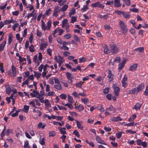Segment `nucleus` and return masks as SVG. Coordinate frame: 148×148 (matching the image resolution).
<instances>
[{"instance_id":"1","label":"nucleus","mask_w":148,"mask_h":148,"mask_svg":"<svg viewBox=\"0 0 148 148\" xmlns=\"http://www.w3.org/2000/svg\"><path fill=\"white\" fill-rule=\"evenodd\" d=\"M115 112V109L112 106H110L109 108L106 109L105 114L106 116H108L110 114L114 113Z\"/></svg>"},{"instance_id":"2","label":"nucleus","mask_w":148,"mask_h":148,"mask_svg":"<svg viewBox=\"0 0 148 148\" xmlns=\"http://www.w3.org/2000/svg\"><path fill=\"white\" fill-rule=\"evenodd\" d=\"M119 24L121 29L123 33H126L128 30V29L126 27V25L122 21H119Z\"/></svg>"},{"instance_id":"3","label":"nucleus","mask_w":148,"mask_h":148,"mask_svg":"<svg viewBox=\"0 0 148 148\" xmlns=\"http://www.w3.org/2000/svg\"><path fill=\"white\" fill-rule=\"evenodd\" d=\"M12 69L9 70L8 72V75L12 77H14L16 75V68L13 65L12 66Z\"/></svg>"},{"instance_id":"4","label":"nucleus","mask_w":148,"mask_h":148,"mask_svg":"<svg viewBox=\"0 0 148 148\" xmlns=\"http://www.w3.org/2000/svg\"><path fill=\"white\" fill-rule=\"evenodd\" d=\"M66 74L68 82L71 85H72V83L74 80V77L69 72H67Z\"/></svg>"},{"instance_id":"5","label":"nucleus","mask_w":148,"mask_h":148,"mask_svg":"<svg viewBox=\"0 0 148 148\" xmlns=\"http://www.w3.org/2000/svg\"><path fill=\"white\" fill-rule=\"evenodd\" d=\"M63 30L60 29L59 27H58L54 31L53 33V36H55V35L57 34V35L60 36L63 34Z\"/></svg>"},{"instance_id":"6","label":"nucleus","mask_w":148,"mask_h":148,"mask_svg":"<svg viewBox=\"0 0 148 148\" xmlns=\"http://www.w3.org/2000/svg\"><path fill=\"white\" fill-rule=\"evenodd\" d=\"M30 95L33 97H36L37 98H39L40 94L39 92L37 90H34L32 92H31Z\"/></svg>"},{"instance_id":"7","label":"nucleus","mask_w":148,"mask_h":148,"mask_svg":"<svg viewBox=\"0 0 148 148\" xmlns=\"http://www.w3.org/2000/svg\"><path fill=\"white\" fill-rule=\"evenodd\" d=\"M91 6L93 7H99L102 9L104 8L105 7L104 5L101 4L100 3L99 1L92 4Z\"/></svg>"},{"instance_id":"8","label":"nucleus","mask_w":148,"mask_h":148,"mask_svg":"<svg viewBox=\"0 0 148 148\" xmlns=\"http://www.w3.org/2000/svg\"><path fill=\"white\" fill-rule=\"evenodd\" d=\"M110 49L111 52L113 53H117L119 51L118 48L115 46L114 45H110Z\"/></svg>"},{"instance_id":"9","label":"nucleus","mask_w":148,"mask_h":148,"mask_svg":"<svg viewBox=\"0 0 148 148\" xmlns=\"http://www.w3.org/2000/svg\"><path fill=\"white\" fill-rule=\"evenodd\" d=\"M52 23V21L51 20H49L47 22L46 24L47 26H46L45 25V28H44V29L43 28L42 30L44 31H45L46 30H49L51 27Z\"/></svg>"},{"instance_id":"10","label":"nucleus","mask_w":148,"mask_h":148,"mask_svg":"<svg viewBox=\"0 0 148 148\" xmlns=\"http://www.w3.org/2000/svg\"><path fill=\"white\" fill-rule=\"evenodd\" d=\"M112 87L114 89V92L115 95L116 96H118L120 91V88L115 84H113Z\"/></svg>"},{"instance_id":"11","label":"nucleus","mask_w":148,"mask_h":148,"mask_svg":"<svg viewBox=\"0 0 148 148\" xmlns=\"http://www.w3.org/2000/svg\"><path fill=\"white\" fill-rule=\"evenodd\" d=\"M48 43L47 41H44L41 43L40 45V49L41 50H43L46 48L47 46Z\"/></svg>"},{"instance_id":"12","label":"nucleus","mask_w":148,"mask_h":148,"mask_svg":"<svg viewBox=\"0 0 148 148\" xmlns=\"http://www.w3.org/2000/svg\"><path fill=\"white\" fill-rule=\"evenodd\" d=\"M96 140L97 142L98 143L104 145H106L105 143V142L103 140H102L99 136H96Z\"/></svg>"},{"instance_id":"13","label":"nucleus","mask_w":148,"mask_h":148,"mask_svg":"<svg viewBox=\"0 0 148 148\" xmlns=\"http://www.w3.org/2000/svg\"><path fill=\"white\" fill-rule=\"evenodd\" d=\"M5 25H8L9 24L13 23H16V21L12 19V17L11 18V19H8L4 20V21Z\"/></svg>"},{"instance_id":"14","label":"nucleus","mask_w":148,"mask_h":148,"mask_svg":"<svg viewBox=\"0 0 148 148\" xmlns=\"http://www.w3.org/2000/svg\"><path fill=\"white\" fill-rule=\"evenodd\" d=\"M113 75L112 74L111 71L109 70L108 72V80L109 82L112 81L113 79Z\"/></svg>"},{"instance_id":"15","label":"nucleus","mask_w":148,"mask_h":148,"mask_svg":"<svg viewBox=\"0 0 148 148\" xmlns=\"http://www.w3.org/2000/svg\"><path fill=\"white\" fill-rule=\"evenodd\" d=\"M144 88V85L142 84L138 85L136 89V91L138 93L140 91L142 90Z\"/></svg>"},{"instance_id":"16","label":"nucleus","mask_w":148,"mask_h":148,"mask_svg":"<svg viewBox=\"0 0 148 148\" xmlns=\"http://www.w3.org/2000/svg\"><path fill=\"white\" fill-rule=\"evenodd\" d=\"M34 77H36L37 79H39L42 75L41 73L36 71H34Z\"/></svg>"},{"instance_id":"17","label":"nucleus","mask_w":148,"mask_h":148,"mask_svg":"<svg viewBox=\"0 0 148 148\" xmlns=\"http://www.w3.org/2000/svg\"><path fill=\"white\" fill-rule=\"evenodd\" d=\"M126 60L124 59L123 60L122 62L119 64V69L121 70L124 66Z\"/></svg>"},{"instance_id":"18","label":"nucleus","mask_w":148,"mask_h":148,"mask_svg":"<svg viewBox=\"0 0 148 148\" xmlns=\"http://www.w3.org/2000/svg\"><path fill=\"white\" fill-rule=\"evenodd\" d=\"M110 120L113 121H121L122 119L119 117L118 116L116 117H112L110 119Z\"/></svg>"},{"instance_id":"19","label":"nucleus","mask_w":148,"mask_h":148,"mask_svg":"<svg viewBox=\"0 0 148 148\" xmlns=\"http://www.w3.org/2000/svg\"><path fill=\"white\" fill-rule=\"evenodd\" d=\"M6 43V40H4L0 45V52L3 51Z\"/></svg>"},{"instance_id":"20","label":"nucleus","mask_w":148,"mask_h":148,"mask_svg":"<svg viewBox=\"0 0 148 148\" xmlns=\"http://www.w3.org/2000/svg\"><path fill=\"white\" fill-rule=\"evenodd\" d=\"M36 14V12L33 10L31 13H29L27 16V19H29L30 17L34 16Z\"/></svg>"},{"instance_id":"21","label":"nucleus","mask_w":148,"mask_h":148,"mask_svg":"<svg viewBox=\"0 0 148 148\" xmlns=\"http://www.w3.org/2000/svg\"><path fill=\"white\" fill-rule=\"evenodd\" d=\"M58 129L62 134H66V132L65 131V130L66 129L65 127L62 128L59 127H58Z\"/></svg>"},{"instance_id":"22","label":"nucleus","mask_w":148,"mask_h":148,"mask_svg":"<svg viewBox=\"0 0 148 148\" xmlns=\"http://www.w3.org/2000/svg\"><path fill=\"white\" fill-rule=\"evenodd\" d=\"M68 8V5L65 4L64 5L62 8L60 9V10L62 12H64L66 11Z\"/></svg>"},{"instance_id":"23","label":"nucleus","mask_w":148,"mask_h":148,"mask_svg":"<svg viewBox=\"0 0 148 148\" xmlns=\"http://www.w3.org/2000/svg\"><path fill=\"white\" fill-rule=\"evenodd\" d=\"M137 64H134L130 66V70L133 71L136 70L137 68Z\"/></svg>"},{"instance_id":"24","label":"nucleus","mask_w":148,"mask_h":148,"mask_svg":"<svg viewBox=\"0 0 148 148\" xmlns=\"http://www.w3.org/2000/svg\"><path fill=\"white\" fill-rule=\"evenodd\" d=\"M120 0H114V5L116 7H119L121 5V4L120 3Z\"/></svg>"},{"instance_id":"25","label":"nucleus","mask_w":148,"mask_h":148,"mask_svg":"<svg viewBox=\"0 0 148 148\" xmlns=\"http://www.w3.org/2000/svg\"><path fill=\"white\" fill-rule=\"evenodd\" d=\"M68 101L69 102L71 103H73L74 102V101L73 100V97L70 95H68Z\"/></svg>"},{"instance_id":"26","label":"nucleus","mask_w":148,"mask_h":148,"mask_svg":"<svg viewBox=\"0 0 148 148\" xmlns=\"http://www.w3.org/2000/svg\"><path fill=\"white\" fill-rule=\"evenodd\" d=\"M44 102L45 105L48 109L49 108L51 107V105L50 104V103L49 102V100L48 99H46Z\"/></svg>"},{"instance_id":"27","label":"nucleus","mask_w":148,"mask_h":148,"mask_svg":"<svg viewBox=\"0 0 148 148\" xmlns=\"http://www.w3.org/2000/svg\"><path fill=\"white\" fill-rule=\"evenodd\" d=\"M111 52L110 49V50L108 46L106 45H104V53L106 54H108L110 53Z\"/></svg>"},{"instance_id":"28","label":"nucleus","mask_w":148,"mask_h":148,"mask_svg":"<svg viewBox=\"0 0 148 148\" xmlns=\"http://www.w3.org/2000/svg\"><path fill=\"white\" fill-rule=\"evenodd\" d=\"M46 125L45 124H43L42 123H40L37 126V127L39 129H44L46 126Z\"/></svg>"},{"instance_id":"29","label":"nucleus","mask_w":148,"mask_h":148,"mask_svg":"<svg viewBox=\"0 0 148 148\" xmlns=\"http://www.w3.org/2000/svg\"><path fill=\"white\" fill-rule=\"evenodd\" d=\"M122 15L123 16L126 18H128L130 16V15L128 12H123Z\"/></svg>"},{"instance_id":"30","label":"nucleus","mask_w":148,"mask_h":148,"mask_svg":"<svg viewBox=\"0 0 148 148\" xmlns=\"http://www.w3.org/2000/svg\"><path fill=\"white\" fill-rule=\"evenodd\" d=\"M29 109V106L25 105L23 106V111L25 113H27Z\"/></svg>"},{"instance_id":"31","label":"nucleus","mask_w":148,"mask_h":148,"mask_svg":"<svg viewBox=\"0 0 148 148\" xmlns=\"http://www.w3.org/2000/svg\"><path fill=\"white\" fill-rule=\"evenodd\" d=\"M42 59V55L41 53L39 52V55L38 56V65L39 64L40 62H41V60Z\"/></svg>"},{"instance_id":"32","label":"nucleus","mask_w":148,"mask_h":148,"mask_svg":"<svg viewBox=\"0 0 148 148\" xmlns=\"http://www.w3.org/2000/svg\"><path fill=\"white\" fill-rule=\"evenodd\" d=\"M68 23V20L67 19L65 18L63 20L62 22V27L64 28L66 26V25Z\"/></svg>"},{"instance_id":"33","label":"nucleus","mask_w":148,"mask_h":148,"mask_svg":"<svg viewBox=\"0 0 148 148\" xmlns=\"http://www.w3.org/2000/svg\"><path fill=\"white\" fill-rule=\"evenodd\" d=\"M81 100L82 101L84 104H86L89 102V99L88 98H84L81 99Z\"/></svg>"},{"instance_id":"34","label":"nucleus","mask_w":148,"mask_h":148,"mask_svg":"<svg viewBox=\"0 0 148 148\" xmlns=\"http://www.w3.org/2000/svg\"><path fill=\"white\" fill-rule=\"evenodd\" d=\"M29 51L31 52H33L35 51L34 47L33 45H31L29 47Z\"/></svg>"},{"instance_id":"35","label":"nucleus","mask_w":148,"mask_h":148,"mask_svg":"<svg viewBox=\"0 0 148 148\" xmlns=\"http://www.w3.org/2000/svg\"><path fill=\"white\" fill-rule=\"evenodd\" d=\"M12 41V36L11 34H10L8 36V43L10 44Z\"/></svg>"},{"instance_id":"36","label":"nucleus","mask_w":148,"mask_h":148,"mask_svg":"<svg viewBox=\"0 0 148 148\" xmlns=\"http://www.w3.org/2000/svg\"><path fill=\"white\" fill-rule=\"evenodd\" d=\"M54 87L56 89L58 90H61L62 89V87L60 84H58L54 85Z\"/></svg>"},{"instance_id":"37","label":"nucleus","mask_w":148,"mask_h":148,"mask_svg":"<svg viewBox=\"0 0 148 148\" xmlns=\"http://www.w3.org/2000/svg\"><path fill=\"white\" fill-rule=\"evenodd\" d=\"M76 123L77 126L78 128L82 129L83 127L82 125H81L80 122L77 121H76Z\"/></svg>"},{"instance_id":"38","label":"nucleus","mask_w":148,"mask_h":148,"mask_svg":"<svg viewBox=\"0 0 148 148\" xmlns=\"http://www.w3.org/2000/svg\"><path fill=\"white\" fill-rule=\"evenodd\" d=\"M51 9H49L47 10L45 12V13L43 15L42 18H44L45 15H47L49 16V14L51 13Z\"/></svg>"},{"instance_id":"39","label":"nucleus","mask_w":148,"mask_h":148,"mask_svg":"<svg viewBox=\"0 0 148 148\" xmlns=\"http://www.w3.org/2000/svg\"><path fill=\"white\" fill-rule=\"evenodd\" d=\"M83 83L84 82H82L80 81L75 84V86L77 88H81L83 84Z\"/></svg>"},{"instance_id":"40","label":"nucleus","mask_w":148,"mask_h":148,"mask_svg":"<svg viewBox=\"0 0 148 148\" xmlns=\"http://www.w3.org/2000/svg\"><path fill=\"white\" fill-rule=\"evenodd\" d=\"M98 110L100 111L101 112H103L104 111V109L102 105H99L97 107Z\"/></svg>"},{"instance_id":"41","label":"nucleus","mask_w":148,"mask_h":148,"mask_svg":"<svg viewBox=\"0 0 148 148\" xmlns=\"http://www.w3.org/2000/svg\"><path fill=\"white\" fill-rule=\"evenodd\" d=\"M75 8H72L71 10H70L69 12V16L71 17L72 15L75 14Z\"/></svg>"},{"instance_id":"42","label":"nucleus","mask_w":148,"mask_h":148,"mask_svg":"<svg viewBox=\"0 0 148 148\" xmlns=\"http://www.w3.org/2000/svg\"><path fill=\"white\" fill-rule=\"evenodd\" d=\"M79 62L81 63L85 62L86 60V59L84 57H82L79 59Z\"/></svg>"},{"instance_id":"43","label":"nucleus","mask_w":148,"mask_h":148,"mask_svg":"<svg viewBox=\"0 0 148 148\" xmlns=\"http://www.w3.org/2000/svg\"><path fill=\"white\" fill-rule=\"evenodd\" d=\"M141 106V104L137 103L135 106L133 108H134L135 110H137L139 109Z\"/></svg>"},{"instance_id":"44","label":"nucleus","mask_w":148,"mask_h":148,"mask_svg":"<svg viewBox=\"0 0 148 148\" xmlns=\"http://www.w3.org/2000/svg\"><path fill=\"white\" fill-rule=\"evenodd\" d=\"M122 133H123V132H121V131L119 132H117L116 134V137H117V138H120L122 136Z\"/></svg>"},{"instance_id":"45","label":"nucleus","mask_w":148,"mask_h":148,"mask_svg":"<svg viewBox=\"0 0 148 148\" xmlns=\"http://www.w3.org/2000/svg\"><path fill=\"white\" fill-rule=\"evenodd\" d=\"M55 92L54 91H50V92H48L46 93V95L47 96H53Z\"/></svg>"},{"instance_id":"46","label":"nucleus","mask_w":148,"mask_h":148,"mask_svg":"<svg viewBox=\"0 0 148 148\" xmlns=\"http://www.w3.org/2000/svg\"><path fill=\"white\" fill-rule=\"evenodd\" d=\"M104 28L106 30H110L112 28L110 25L106 24L104 25Z\"/></svg>"},{"instance_id":"47","label":"nucleus","mask_w":148,"mask_h":148,"mask_svg":"<svg viewBox=\"0 0 148 148\" xmlns=\"http://www.w3.org/2000/svg\"><path fill=\"white\" fill-rule=\"evenodd\" d=\"M60 97L62 99H65L66 97V95L64 94H61L60 96Z\"/></svg>"},{"instance_id":"48","label":"nucleus","mask_w":148,"mask_h":148,"mask_svg":"<svg viewBox=\"0 0 148 148\" xmlns=\"http://www.w3.org/2000/svg\"><path fill=\"white\" fill-rule=\"evenodd\" d=\"M73 38L75 41L77 42H79L80 41V38L79 37L77 36L76 34L74 35Z\"/></svg>"},{"instance_id":"49","label":"nucleus","mask_w":148,"mask_h":148,"mask_svg":"<svg viewBox=\"0 0 148 148\" xmlns=\"http://www.w3.org/2000/svg\"><path fill=\"white\" fill-rule=\"evenodd\" d=\"M45 139L43 138L41 139H40L39 140L40 143L42 145H43L45 144Z\"/></svg>"},{"instance_id":"50","label":"nucleus","mask_w":148,"mask_h":148,"mask_svg":"<svg viewBox=\"0 0 148 148\" xmlns=\"http://www.w3.org/2000/svg\"><path fill=\"white\" fill-rule=\"evenodd\" d=\"M24 147V148H30V147L29 146V143L28 141H26L25 142Z\"/></svg>"},{"instance_id":"51","label":"nucleus","mask_w":148,"mask_h":148,"mask_svg":"<svg viewBox=\"0 0 148 148\" xmlns=\"http://www.w3.org/2000/svg\"><path fill=\"white\" fill-rule=\"evenodd\" d=\"M63 62V58L60 56H58V63H62Z\"/></svg>"},{"instance_id":"52","label":"nucleus","mask_w":148,"mask_h":148,"mask_svg":"<svg viewBox=\"0 0 148 148\" xmlns=\"http://www.w3.org/2000/svg\"><path fill=\"white\" fill-rule=\"evenodd\" d=\"M124 3L127 6H129L130 5V0H123Z\"/></svg>"},{"instance_id":"53","label":"nucleus","mask_w":148,"mask_h":148,"mask_svg":"<svg viewBox=\"0 0 148 148\" xmlns=\"http://www.w3.org/2000/svg\"><path fill=\"white\" fill-rule=\"evenodd\" d=\"M47 53L49 56H51L52 55V50L50 48H48L46 51Z\"/></svg>"},{"instance_id":"54","label":"nucleus","mask_w":148,"mask_h":148,"mask_svg":"<svg viewBox=\"0 0 148 148\" xmlns=\"http://www.w3.org/2000/svg\"><path fill=\"white\" fill-rule=\"evenodd\" d=\"M69 113L73 116H78V114L76 112H69Z\"/></svg>"},{"instance_id":"55","label":"nucleus","mask_w":148,"mask_h":148,"mask_svg":"<svg viewBox=\"0 0 148 148\" xmlns=\"http://www.w3.org/2000/svg\"><path fill=\"white\" fill-rule=\"evenodd\" d=\"M136 117V115L134 114L128 120L129 121H133Z\"/></svg>"},{"instance_id":"56","label":"nucleus","mask_w":148,"mask_h":148,"mask_svg":"<svg viewBox=\"0 0 148 148\" xmlns=\"http://www.w3.org/2000/svg\"><path fill=\"white\" fill-rule=\"evenodd\" d=\"M33 36L32 34H30V36L29 38V41L31 44H32L33 42Z\"/></svg>"},{"instance_id":"57","label":"nucleus","mask_w":148,"mask_h":148,"mask_svg":"<svg viewBox=\"0 0 148 148\" xmlns=\"http://www.w3.org/2000/svg\"><path fill=\"white\" fill-rule=\"evenodd\" d=\"M144 94L145 96H148V85L146 86L145 90L144 92Z\"/></svg>"},{"instance_id":"58","label":"nucleus","mask_w":148,"mask_h":148,"mask_svg":"<svg viewBox=\"0 0 148 148\" xmlns=\"http://www.w3.org/2000/svg\"><path fill=\"white\" fill-rule=\"evenodd\" d=\"M73 133L78 138H79L80 137V135L79 134V132L77 131V130H75Z\"/></svg>"},{"instance_id":"59","label":"nucleus","mask_w":148,"mask_h":148,"mask_svg":"<svg viewBox=\"0 0 148 148\" xmlns=\"http://www.w3.org/2000/svg\"><path fill=\"white\" fill-rule=\"evenodd\" d=\"M136 124L134 122H131L129 123H126L125 125L127 126H134L136 125Z\"/></svg>"},{"instance_id":"60","label":"nucleus","mask_w":148,"mask_h":148,"mask_svg":"<svg viewBox=\"0 0 148 148\" xmlns=\"http://www.w3.org/2000/svg\"><path fill=\"white\" fill-rule=\"evenodd\" d=\"M71 22L72 23H74L75 22L77 21V18L75 16H72L71 18Z\"/></svg>"},{"instance_id":"61","label":"nucleus","mask_w":148,"mask_h":148,"mask_svg":"<svg viewBox=\"0 0 148 148\" xmlns=\"http://www.w3.org/2000/svg\"><path fill=\"white\" fill-rule=\"evenodd\" d=\"M72 95L75 97L77 98H79L78 94L75 91H74L72 93Z\"/></svg>"},{"instance_id":"62","label":"nucleus","mask_w":148,"mask_h":148,"mask_svg":"<svg viewBox=\"0 0 148 148\" xmlns=\"http://www.w3.org/2000/svg\"><path fill=\"white\" fill-rule=\"evenodd\" d=\"M88 8L87 5H85L84 6L83 8L81 9V10L82 12L86 11L88 9Z\"/></svg>"},{"instance_id":"63","label":"nucleus","mask_w":148,"mask_h":148,"mask_svg":"<svg viewBox=\"0 0 148 148\" xmlns=\"http://www.w3.org/2000/svg\"><path fill=\"white\" fill-rule=\"evenodd\" d=\"M64 106H66L68 107L69 108H70L71 109L73 108V106L72 105V104H71L67 103L65 104L64 105Z\"/></svg>"},{"instance_id":"64","label":"nucleus","mask_w":148,"mask_h":148,"mask_svg":"<svg viewBox=\"0 0 148 148\" xmlns=\"http://www.w3.org/2000/svg\"><path fill=\"white\" fill-rule=\"evenodd\" d=\"M71 34H67L64 36V37L67 39H70L71 38Z\"/></svg>"}]
</instances>
